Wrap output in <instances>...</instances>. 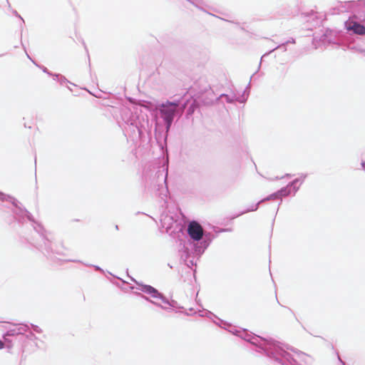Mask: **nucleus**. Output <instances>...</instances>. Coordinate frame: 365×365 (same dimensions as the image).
Listing matches in <instances>:
<instances>
[{
    "label": "nucleus",
    "mask_w": 365,
    "mask_h": 365,
    "mask_svg": "<svg viewBox=\"0 0 365 365\" xmlns=\"http://www.w3.org/2000/svg\"><path fill=\"white\" fill-rule=\"evenodd\" d=\"M143 291L151 294L153 297H158L159 293L157 289L150 285H145L143 288Z\"/></svg>",
    "instance_id": "4"
},
{
    "label": "nucleus",
    "mask_w": 365,
    "mask_h": 365,
    "mask_svg": "<svg viewBox=\"0 0 365 365\" xmlns=\"http://www.w3.org/2000/svg\"><path fill=\"white\" fill-rule=\"evenodd\" d=\"M346 28L348 31H352L354 33L357 34H365V27L353 21H346Z\"/></svg>",
    "instance_id": "3"
},
{
    "label": "nucleus",
    "mask_w": 365,
    "mask_h": 365,
    "mask_svg": "<svg viewBox=\"0 0 365 365\" xmlns=\"http://www.w3.org/2000/svg\"><path fill=\"white\" fill-rule=\"evenodd\" d=\"M187 233L192 239L200 240L203 236V229L198 222L192 221L188 225Z\"/></svg>",
    "instance_id": "2"
},
{
    "label": "nucleus",
    "mask_w": 365,
    "mask_h": 365,
    "mask_svg": "<svg viewBox=\"0 0 365 365\" xmlns=\"http://www.w3.org/2000/svg\"><path fill=\"white\" fill-rule=\"evenodd\" d=\"M178 106V102L167 101L165 103H163L159 106V110L162 117L167 123L168 126H170L172 123L174 115Z\"/></svg>",
    "instance_id": "1"
},
{
    "label": "nucleus",
    "mask_w": 365,
    "mask_h": 365,
    "mask_svg": "<svg viewBox=\"0 0 365 365\" xmlns=\"http://www.w3.org/2000/svg\"><path fill=\"white\" fill-rule=\"evenodd\" d=\"M4 348V343L0 340V349Z\"/></svg>",
    "instance_id": "5"
}]
</instances>
